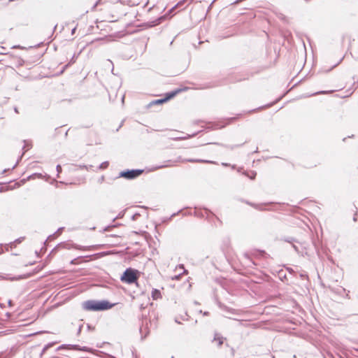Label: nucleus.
<instances>
[{
  "label": "nucleus",
  "mask_w": 358,
  "mask_h": 358,
  "mask_svg": "<svg viewBox=\"0 0 358 358\" xmlns=\"http://www.w3.org/2000/svg\"><path fill=\"white\" fill-rule=\"evenodd\" d=\"M143 170L141 169H132L122 171L120 173V177L124 178L129 180L134 179L139 176L142 173Z\"/></svg>",
  "instance_id": "7ed1b4c3"
},
{
  "label": "nucleus",
  "mask_w": 358,
  "mask_h": 358,
  "mask_svg": "<svg viewBox=\"0 0 358 358\" xmlns=\"http://www.w3.org/2000/svg\"><path fill=\"white\" fill-rule=\"evenodd\" d=\"M115 306L114 303H110L109 301H94L89 300L83 303V308L86 310H104L111 308Z\"/></svg>",
  "instance_id": "f257e3e1"
},
{
  "label": "nucleus",
  "mask_w": 358,
  "mask_h": 358,
  "mask_svg": "<svg viewBox=\"0 0 358 358\" xmlns=\"http://www.w3.org/2000/svg\"><path fill=\"white\" fill-rule=\"evenodd\" d=\"M24 145L23 146V150H24L23 154H24L25 152H27L31 148V145L29 142L24 141Z\"/></svg>",
  "instance_id": "6e6552de"
},
{
  "label": "nucleus",
  "mask_w": 358,
  "mask_h": 358,
  "mask_svg": "<svg viewBox=\"0 0 358 358\" xmlns=\"http://www.w3.org/2000/svg\"><path fill=\"white\" fill-rule=\"evenodd\" d=\"M55 344V343H50L48 344H47L43 349L42 350V353H44L46 350H48L50 348H51L52 346H53V345Z\"/></svg>",
  "instance_id": "9b49d317"
},
{
  "label": "nucleus",
  "mask_w": 358,
  "mask_h": 358,
  "mask_svg": "<svg viewBox=\"0 0 358 358\" xmlns=\"http://www.w3.org/2000/svg\"><path fill=\"white\" fill-rule=\"evenodd\" d=\"M64 228L63 227H60L57 229V231L55 233L56 236H59L62 234V231H63Z\"/></svg>",
  "instance_id": "dca6fc26"
},
{
  "label": "nucleus",
  "mask_w": 358,
  "mask_h": 358,
  "mask_svg": "<svg viewBox=\"0 0 358 358\" xmlns=\"http://www.w3.org/2000/svg\"><path fill=\"white\" fill-rule=\"evenodd\" d=\"M59 248H64V249H68V250L71 249V248L80 249V248L78 245H76L74 244H69V243H62L58 244L52 250V252L56 251L57 250H58Z\"/></svg>",
  "instance_id": "20e7f679"
},
{
  "label": "nucleus",
  "mask_w": 358,
  "mask_h": 358,
  "mask_svg": "<svg viewBox=\"0 0 358 358\" xmlns=\"http://www.w3.org/2000/svg\"><path fill=\"white\" fill-rule=\"evenodd\" d=\"M56 169H57V176H58L59 173L62 172V166L60 165H57Z\"/></svg>",
  "instance_id": "6ab92c4d"
},
{
  "label": "nucleus",
  "mask_w": 358,
  "mask_h": 358,
  "mask_svg": "<svg viewBox=\"0 0 358 358\" xmlns=\"http://www.w3.org/2000/svg\"><path fill=\"white\" fill-rule=\"evenodd\" d=\"M64 348H65V345H62L59 346V347L57 348V350H61V349H64Z\"/></svg>",
  "instance_id": "393cba45"
},
{
  "label": "nucleus",
  "mask_w": 358,
  "mask_h": 358,
  "mask_svg": "<svg viewBox=\"0 0 358 358\" xmlns=\"http://www.w3.org/2000/svg\"><path fill=\"white\" fill-rule=\"evenodd\" d=\"M180 277V274H179V275H176L173 276V277L172 278V279H173V280H179Z\"/></svg>",
  "instance_id": "412c9836"
},
{
  "label": "nucleus",
  "mask_w": 358,
  "mask_h": 358,
  "mask_svg": "<svg viewBox=\"0 0 358 358\" xmlns=\"http://www.w3.org/2000/svg\"><path fill=\"white\" fill-rule=\"evenodd\" d=\"M328 93L327 91H320V92H316V93H314L312 95H316V94H327Z\"/></svg>",
  "instance_id": "a211bd4d"
},
{
  "label": "nucleus",
  "mask_w": 358,
  "mask_h": 358,
  "mask_svg": "<svg viewBox=\"0 0 358 358\" xmlns=\"http://www.w3.org/2000/svg\"><path fill=\"white\" fill-rule=\"evenodd\" d=\"M200 313H203V315H208V312H203H203H202V310H200Z\"/></svg>",
  "instance_id": "bb28decb"
},
{
  "label": "nucleus",
  "mask_w": 358,
  "mask_h": 358,
  "mask_svg": "<svg viewBox=\"0 0 358 358\" xmlns=\"http://www.w3.org/2000/svg\"><path fill=\"white\" fill-rule=\"evenodd\" d=\"M15 112H16V113H18V111H17V108H15Z\"/></svg>",
  "instance_id": "c756f323"
},
{
  "label": "nucleus",
  "mask_w": 358,
  "mask_h": 358,
  "mask_svg": "<svg viewBox=\"0 0 358 358\" xmlns=\"http://www.w3.org/2000/svg\"><path fill=\"white\" fill-rule=\"evenodd\" d=\"M186 162H199V163H208V164H213L214 162L204 159H186Z\"/></svg>",
  "instance_id": "0eeeda50"
},
{
  "label": "nucleus",
  "mask_w": 358,
  "mask_h": 358,
  "mask_svg": "<svg viewBox=\"0 0 358 358\" xmlns=\"http://www.w3.org/2000/svg\"><path fill=\"white\" fill-rule=\"evenodd\" d=\"M16 246V244H15L14 245H11V243H10L9 244L6 245L5 247H6V251H8L9 250V248H15Z\"/></svg>",
  "instance_id": "2eb2a0df"
},
{
  "label": "nucleus",
  "mask_w": 358,
  "mask_h": 358,
  "mask_svg": "<svg viewBox=\"0 0 358 358\" xmlns=\"http://www.w3.org/2000/svg\"><path fill=\"white\" fill-rule=\"evenodd\" d=\"M55 236H56V235H55V234H53L50 235V236L48 237L47 240L45 241V243H46L47 241H52V239H54V238H55Z\"/></svg>",
  "instance_id": "4468645a"
},
{
  "label": "nucleus",
  "mask_w": 358,
  "mask_h": 358,
  "mask_svg": "<svg viewBox=\"0 0 358 358\" xmlns=\"http://www.w3.org/2000/svg\"><path fill=\"white\" fill-rule=\"evenodd\" d=\"M80 168L85 169L88 170V166H86V165L80 166Z\"/></svg>",
  "instance_id": "5701e85b"
},
{
  "label": "nucleus",
  "mask_w": 358,
  "mask_h": 358,
  "mask_svg": "<svg viewBox=\"0 0 358 358\" xmlns=\"http://www.w3.org/2000/svg\"><path fill=\"white\" fill-rule=\"evenodd\" d=\"M178 268L182 269L184 273L187 272V271L185 269L184 266L182 264H180L178 266Z\"/></svg>",
  "instance_id": "aec40b11"
},
{
  "label": "nucleus",
  "mask_w": 358,
  "mask_h": 358,
  "mask_svg": "<svg viewBox=\"0 0 358 358\" xmlns=\"http://www.w3.org/2000/svg\"><path fill=\"white\" fill-rule=\"evenodd\" d=\"M165 101H166L165 99H157V100L153 101V103H155V104H159V103H164Z\"/></svg>",
  "instance_id": "ddd939ff"
},
{
  "label": "nucleus",
  "mask_w": 358,
  "mask_h": 358,
  "mask_svg": "<svg viewBox=\"0 0 358 358\" xmlns=\"http://www.w3.org/2000/svg\"><path fill=\"white\" fill-rule=\"evenodd\" d=\"M137 273L138 271L136 270L129 268L126 269L120 279L122 282L127 284H132L136 282L138 279Z\"/></svg>",
  "instance_id": "f03ea898"
},
{
  "label": "nucleus",
  "mask_w": 358,
  "mask_h": 358,
  "mask_svg": "<svg viewBox=\"0 0 358 358\" xmlns=\"http://www.w3.org/2000/svg\"><path fill=\"white\" fill-rule=\"evenodd\" d=\"M82 327H83V325H80V326L79 327V329H78V334H80V333L81 332Z\"/></svg>",
  "instance_id": "a878e982"
},
{
  "label": "nucleus",
  "mask_w": 358,
  "mask_h": 358,
  "mask_svg": "<svg viewBox=\"0 0 358 358\" xmlns=\"http://www.w3.org/2000/svg\"><path fill=\"white\" fill-rule=\"evenodd\" d=\"M140 215L138 213H136L133 215L132 219L136 220L137 217H138Z\"/></svg>",
  "instance_id": "4be33fe9"
},
{
  "label": "nucleus",
  "mask_w": 358,
  "mask_h": 358,
  "mask_svg": "<svg viewBox=\"0 0 358 358\" xmlns=\"http://www.w3.org/2000/svg\"><path fill=\"white\" fill-rule=\"evenodd\" d=\"M248 176V177H249L250 179L253 180L255 179V176H256V173L255 172H252V175H249V174H246Z\"/></svg>",
  "instance_id": "f3484780"
},
{
  "label": "nucleus",
  "mask_w": 358,
  "mask_h": 358,
  "mask_svg": "<svg viewBox=\"0 0 358 358\" xmlns=\"http://www.w3.org/2000/svg\"><path fill=\"white\" fill-rule=\"evenodd\" d=\"M161 292L159 290L157 289H153L152 290V297L154 300H157L159 298H161Z\"/></svg>",
  "instance_id": "423d86ee"
},
{
  "label": "nucleus",
  "mask_w": 358,
  "mask_h": 358,
  "mask_svg": "<svg viewBox=\"0 0 358 358\" xmlns=\"http://www.w3.org/2000/svg\"><path fill=\"white\" fill-rule=\"evenodd\" d=\"M8 305H9L10 306H12V301H11L10 300V301H8Z\"/></svg>",
  "instance_id": "c85d7f7f"
},
{
  "label": "nucleus",
  "mask_w": 358,
  "mask_h": 358,
  "mask_svg": "<svg viewBox=\"0 0 358 358\" xmlns=\"http://www.w3.org/2000/svg\"><path fill=\"white\" fill-rule=\"evenodd\" d=\"M108 166V162H104L103 163H101L99 166V169H106L107 168Z\"/></svg>",
  "instance_id": "f8f14e48"
},
{
  "label": "nucleus",
  "mask_w": 358,
  "mask_h": 358,
  "mask_svg": "<svg viewBox=\"0 0 358 358\" xmlns=\"http://www.w3.org/2000/svg\"><path fill=\"white\" fill-rule=\"evenodd\" d=\"M180 90H176L174 92H171L166 94V97L165 98L166 101L173 98Z\"/></svg>",
  "instance_id": "1a4fd4ad"
},
{
  "label": "nucleus",
  "mask_w": 358,
  "mask_h": 358,
  "mask_svg": "<svg viewBox=\"0 0 358 358\" xmlns=\"http://www.w3.org/2000/svg\"><path fill=\"white\" fill-rule=\"evenodd\" d=\"M3 253V246L2 245H0V255Z\"/></svg>",
  "instance_id": "b1692460"
},
{
  "label": "nucleus",
  "mask_w": 358,
  "mask_h": 358,
  "mask_svg": "<svg viewBox=\"0 0 358 358\" xmlns=\"http://www.w3.org/2000/svg\"><path fill=\"white\" fill-rule=\"evenodd\" d=\"M166 166H169V165H167V164L162 165V166H159V168H163V167H166Z\"/></svg>",
  "instance_id": "cd10ccee"
},
{
  "label": "nucleus",
  "mask_w": 358,
  "mask_h": 358,
  "mask_svg": "<svg viewBox=\"0 0 358 358\" xmlns=\"http://www.w3.org/2000/svg\"><path fill=\"white\" fill-rule=\"evenodd\" d=\"M224 338L220 334H215L214 341H217V345L220 347L223 343Z\"/></svg>",
  "instance_id": "39448f33"
},
{
  "label": "nucleus",
  "mask_w": 358,
  "mask_h": 358,
  "mask_svg": "<svg viewBox=\"0 0 358 358\" xmlns=\"http://www.w3.org/2000/svg\"><path fill=\"white\" fill-rule=\"evenodd\" d=\"M24 239V237H20L19 238H17L13 242H11V245H14L15 244H19L22 243Z\"/></svg>",
  "instance_id": "9d476101"
}]
</instances>
